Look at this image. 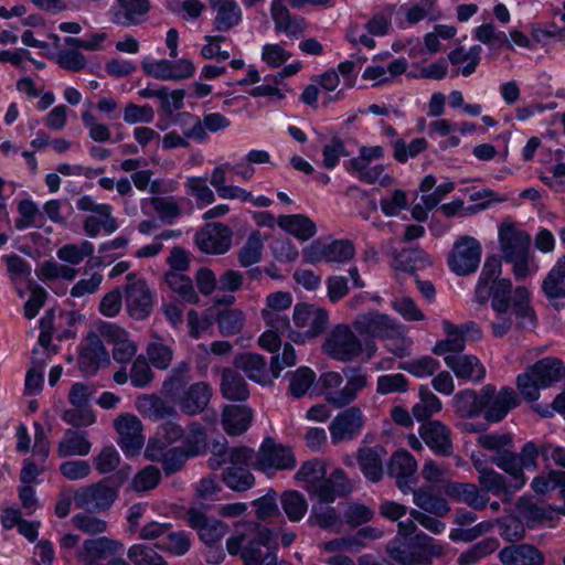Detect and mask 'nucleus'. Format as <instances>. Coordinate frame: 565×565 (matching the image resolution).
<instances>
[{"instance_id":"obj_1","label":"nucleus","mask_w":565,"mask_h":565,"mask_svg":"<svg viewBox=\"0 0 565 565\" xmlns=\"http://www.w3.org/2000/svg\"><path fill=\"white\" fill-rule=\"evenodd\" d=\"M322 350L331 359L347 363L360 356L372 359L377 352V344L373 340H362L352 324L340 323L328 333Z\"/></svg>"},{"instance_id":"obj_2","label":"nucleus","mask_w":565,"mask_h":565,"mask_svg":"<svg viewBox=\"0 0 565 565\" xmlns=\"http://www.w3.org/2000/svg\"><path fill=\"white\" fill-rule=\"evenodd\" d=\"M565 376L563 362L556 358H544L527 367L516 377V387L527 402L537 401L540 390L552 386Z\"/></svg>"},{"instance_id":"obj_3","label":"nucleus","mask_w":565,"mask_h":565,"mask_svg":"<svg viewBox=\"0 0 565 565\" xmlns=\"http://www.w3.org/2000/svg\"><path fill=\"white\" fill-rule=\"evenodd\" d=\"M270 536V530L262 529L255 522L238 523L234 534L226 540V548L231 555H241L246 565H257Z\"/></svg>"},{"instance_id":"obj_4","label":"nucleus","mask_w":565,"mask_h":565,"mask_svg":"<svg viewBox=\"0 0 565 565\" xmlns=\"http://www.w3.org/2000/svg\"><path fill=\"white\" fill-rule=\"evenodd\" d=\"M344 374L348 381L343 387H340L343 379L338 372H324L319 377L326 401L337 408L350 405L367 384L366 375L359 370L348 369L344 370Z\"/></svg>"},{"instance_id":"obj_5","label":"nucleus","mask_w":565,"mask_h":565,"mask_svg":"<svg viewBox=\"0 0 565 565\" xmlns=\"http://www.w3.org/2000/svg\"><path fill=\"white\" fill-rule=\"evenodd\" d=\"M518 319L516 328L524 330L534 327L535 315L530 306V292L523 287H516L513 291V307L503 312H495V319L491 322L492 334L497 338L504 337L512 328V316Z\"/></svg>"},{"instance_id":"obj_6","label":"nucleus","mask_w":565,"mask_h":565,"mask_svg":"<svg viewBox=\"0 0 565 565\" xmlns=\"http://www.w3.org/2000/svg\"><path fill=\"white\" fill-rule=\"evenodd\" d=\"M352 327L362 340H383L401 333V323L377 310L358 315L352 321Z\"/></svg>"},{"instance_id":"obj_7","label":"nucleus","mask_w":565,"mask_h":565,"mask_svg":"<svg viewBox=\"0 0 565 565\" xmlns=\"http://www.w3.org/2000/svg\"><path fill=\"white\" fill-rule=\"evenodd\" d=\"M481 254L482 247L479 241L463 235L454 243L452 250L448 255V265L455 274L467 276L478 269Z\"/></svg>"},{"instance_id":"obj_8","label":"nucleus","mask_w":565,"mask_h":565,"mask_svg":"<svg viewBox=\"0 0 565 565\" xmlns=\"http://www.w3.org/2000/svg\"><path fill=\"white\" fill-rule=\"evenodd\" d=\"M483 417L489 423L501 422L510 411L520 405V398L515 391L509 386L497 391L492 384L482 386Z\"/></svg>"},{"instance_id":"obj_9","label":"nucleus","mask_w":565,"mask_h":565,"mask_svg":"<svg viewBox=\"0 0 565 565\" xmlns=\"http://www.w3.org/2000/svg\"><path fill=\"white\" fill-rule=\"evenodd\" d=\"M117 497L118 490L105 479L78 488L74 492V503L77 509L100 512L108 510Z\"/></svg>"},{"instance_id":"obj_10","label":"nucleus","mask_w":565,"mask_h":565,"mask_svg":"<svg viewBox=\"0 0 565 565\" xmlns=\"http://www.w3.org/2000/svg\"><path fill=\"white\" fill-rule=\"evenodd\" d=\"M355 255V247L349 239H335L331 243L315 241L303 249V257L310 264L347 263Z\"/></svg>"},{"instance_id":"obj_11","label":"nucleus","mask_w":565,"mask_h":565,"mask_svg":"<svg viewBox=\"0 0 565 565\" xmlns=\"http://www.w3.org/2000/svg\"><path fill=\"white\" fill-rule=\"evenodd\" d=\"M296 465L297 460L291 448L276 444L270 437L263 441L255 462V466L263 471L291 470Z\"/></svg>"},{"instance_id":"obj_12","label":"nucleus","mask_w":565,"mask_h":565,"mask_svg":"<svg viewBox=\"0 0 565 565\" xmlns=\"http://www.w3.org/2000/svg\"><path fill=\"white\" fill-rule=\"evenodd\" d=\"M188 525L195 530L200 540L205 544L220 542L228 532V525L223 521L210 516L198 508H190L184 515Z\"/></svg>"},{"instance_id":"obj_13","label":"nucleus","mask_w":565,"mask_h":565,"mask_svg":"<svg viewBox=\"0 0 565 565\" xmlns=\"http://www.w3.org/2000/svg\"><path fill=\"white\" fill-rule=\"evenodd\" d=\"M182 134L188 139H204L206 131L216 132L230 126V120L220 113H211L201 119L190 113H182L179 117Z\"/></svg>"},{"instance_id":"obj_14","label":"nucleus","mask_w":565,"mask_h":565,"mask_svg":"<svg viewBox=\"0 0 565 565\" xmlns=\"http://www.w3.org/2000/svg\"><path fill=\"white\" fill-rule=\"evenodd\" d=\"M114 427L118 434V445L126 455H136L143 446L142 423L132 414L125 413L117 416Z\"/></svg>"},{"instance_id":"obj_15","label":"nucleus","mask_w":565,"mask_h":565,"mask_svg":"<svg viewBox=\"0 0 565 565\" xmlns=\"http://www.w3.org/2000/svg\"><path fill=\"white\" fill-rule=\"evenodd\" d=\"M109 363V354L104 347L103 340L95 332H89L81 345L78 355L79 370L86 375H94L100 367Z\"/></svg>"},{"instance_id":"obj_16","label":"nucleus","mask_w":565,"mask_h":565,"mask_svg":"<svg viewBox=\"0 0 565 565\" xmlns=\"http://www.w3.org/2000/svg\"><path fill=\"white\" fill-rule=\"evenodd\" d=\"M125 301L130 317L143 320L152 311L153 294L143 279H138L126 285Z\"/></svg>"},{"instance_id":"obj_17","label":"nucleus","mask_w":565,"mask_h":565,"mask_svg":"<svg viewBox=\"0 0 565 565\" xmlns=\"http://www.w3.org/2000/svg\"><path fill=\"white\" fill-rule=\"evenodd\" d=\"M364 425L363 414L352 406L340 412L331 422L329 430L333 444L355 438Z\"/></svg>"},{"instance_id":"obj_18","label":"nucleus","mask_w":565,"mask_h":565,"mask_svg":"<svg viewBox=\"0 0 565 565\" xmlns=\"http://www.w3.org/2000/svg\"><path fill=\"white\" fill-rule=\"evenodd\" d=\"M416 470L417 461L406 450L394 452L387 465L388 476L395 479L397 488L403 493L411 492L416 484Z\"/></svg>"},{"instance_id":"obj_19","label":"nucleus","mask_w":565,"mask_h":565,"mask_svg":"<svg viewBox=\"0 0 565 565\" xmlns=\"http://www.w3.org/2000/svg\"><path fill=\"white\" fill-rule=\"evenodd\" d=\"M294 323L299 330L307 331L309 337L322 334L329 322L326 309L306 303H297L294 308Z\"/></svg>"},{"instance_id":"obj_20","label":"nucleus","mask_w":565,"mask_h":565,"mask_svg":"<svg viewBox=\"0 0 565 565\" xmlns=\"http://www.w3.org/2000/svg\"><path fill=\"white\" fill-rule=\"evenodd\" d=\"M143 71L161 81H182L193 76L195 66L191 60L180 58L177 61L160 60L142 65Z\"/></svg>"},{"instance_id":"obj_21","label":"nucleus","mask_w":565,"mask_h":565,"mask_svg":"<svg viewBox=\"0 0 565 565\" xmlns=\"http://www.w3.org/2000/svg\"><path fill=\"white\" fill-rule=\"evenodd\" d=\"M419 435L437 456L449 457L454 452L450 429L440 420H428L420 425Z\"/></svg>"},{"instance_id":"obj_22","label":"nucleus","mask_w":565,"mask_h":565,"mask_svg":"<svg viewBox=\"0 0 565 565\" xmlns=\"http://www.w3.org/2000/svg\"><path fill=\"white\" fill-rule=\"evenodd\" d=\"M158 444H148L145 449V457L152 462H161L166 476H171L180 471L186 460L191 458L183 447H172L170 449L160 448Z\"/></svg>"},{"instance_id":"obj_23","label":"nucleus","mask_w":565,"mask_h":565,"mask_svg":"<svg viewBox=\"0 0 565 565\" xmlns=\"http://www.w3.org/2000/svg\"><path fill=\"white\" fill-rule=\"evenodd\" d=\"M213 390L207 382L191 385L174 402L183 414L194 416L205 411L210 404Z\"/></svg>"},{"instance_id":"obj_24","label":"nucleus","mask_w":565,"mask_h":565,"mask_svg":"<svg viewBox=\"0 0 565 565\" xmlns=\"http://www.w3.org/2000/svg\"><path fill=\"white\" fill-rule=\"evenodd\" d=\"M149 0H116L113 7V22L122 26L140 25L148 19Z\"/></svg>"},{"instance_id":"obj_25","label":"nucleus","mask_w":565,"mask_h":565,"mask_svg":"<svg viewBox=\"0 0 565 565\" xmlns=\"http://www.w3.org/2000/svg\"><path fill=\"white\" fill-rule=\"evenodd\" d=\"M499 243L503 259H513L530 254L531 237L511 224H502L499 230Z\"/></svg>"},{"instance_id":"obj_26","label":"nucleus","mask_w":565,"mask_h":565,"mask_svg":"<svg viewBox=\"0 0 565 565\" xmlns=\"http://www.w3.org/2000/svg\"><path fill=\"white\" fill-rule=\"evenodd\" d=\"M214 13L213 29L216 32H230L241 24L243 11L236 0H209Z\"/></svg>"},{"instance_id":"obj_27","label":"nucleus","mask_w":565,"mask_h":565,"mask_svg":"<svg viewBox=\"0 0 565 565\" xmlns=\"http://www.w3.org/2000/svg\"><path fill=\"white\" fill-rule=\"evenodd\" d=\"M195 242L198 247L207 254H224L230 249L232 235L230 228L215 223L206 230L196 234Z\"/></svg>"},{"instance_id":"obj_28","label":"nucleus","mask_w":565,"mask_h":565,"mask_svg":"<svg viewBox=\"0 0 565 565\" xmlns=\"http://www.w3.org/2000/svg\"><path fill=\"white\" fill-rule=\"evenodd\" d=\"M270 15L275 23V30L285 33L288 38L298 39L306 31L305 19L292 15L285 0H273Z\"/></svg>"},{"instance_id":"obj_29","label":"nucleus","mask_w":565,"mask_h":565,"mask_svg":"<svg viewBox=\"0 0 565 565\" xmlns=\"http://www.w3.org/2000/svg\"><path fill=\"white\" fill-rule=\"evenodd\" d=\"M106 341L113 345V358L116 362L126 364L132 360L138 345L129 338L128 332L116 326L107 324L103 329Z\"/></svg>"},{"instance_id":"obj_30","label":"nucleus","mask_w":565,"mask_h":565,"mask_svg":"<svg viewBox=\"0 0 565 565\" xmlns=\"http://www.w3.org/2000/svg\"><path fill=\"white\" fill-rule=\"evenodd\" d=\"M445 492L454 501L463 503L475 511L483 510L490 501L481 488L469 482H450L446 486Z\"/></svg>"},{"instance_id":"obj_31","label":"nucleus","mask_w":565,"mask_h":565,"mask_svg":"<svg viewBox=\"0 0 565 565\" xmlns=\"http://www.w3.org/2000/svg\"><path fill=\"white\" fill-rule=\"evenodd\" d=\"M445 363L457 379L478 383L486 377V367L476 355L449 354Z\"/></svg>"},{"instance_id":"obj_32","label":"nucleus","mask_w":565,"mask_h":565,"mask_svg":"<svg viewBox=\"0 0 565 565\" xmlns=\"http://www.w3.org/2000/svg\"><path fill=\"white\" fill-rule=\"evenodd\" d=\"M352 489L353 484L344 471L335 469L329 477L324 476L311 493L317 495L321 502H333L338 497L351 493Z\"/></svg>"},{"instance_id":"obj_33","label":"nucleus","mask_w":565,"mask_h":565,"mask_svg":"<svg viewBox=\"0 0 565 565\" xmlns=\"http://www.w3.org/2000/svg\"><path fill=\"white\" fill-rule=\"evenodd\" d=\"M498 557L503 565H543L544 554L534 545L522 543L503 547Z\"/></svg>"},{"instance_id":"obj_34","label":"nucleus","mask_w":565,"mask_h":565,"mask_svg":"<svg viewBox=\"0 0 565 565\" xmlns=\"http://www.w3.org/2000/svg\"><path fill=\"white\" fill-rule=\"evenodd\" d=\"M387 452L383 446L362 447L356 452V460L363 476L371 482H379L384 473L383 461Z\"/></svg>"},{"instance_id":"obj_35","label":"nucleus","mask_w":565,"mask_h":565,"mask_svg":"<svg viewBox=\"0 0 565 565\" xmlns=\"http://www.w3.org/2000/svg\"><path fill=\"white\" fill-rule=\"evenodd\" d=\"M191 379V363L189 361L178 362L166 375L161 385V394L175 402L189 387Z\"/></svg>"},{"instance_id":"obj_36","label":"nucleus","mask_w":565,"mask_h":565,"mask_svg":"<svg viewBox=\"0 0 565 565\" xmlns=\"http://www.w3.org/2000/svg\"><path fill=\"white\" fill-rule=\"evenodd\" d=\"M233 364L237 370L243 371L249 380L260 385L270 383L267 363L263 355L250 352L239 353L234 358Z\"/></svg>"},{"instance_id":"obj_37","label":"nucleus","mask_w":565,"mask_h":565,"mask_svg":"<svg viewBox=\"0 0 565 565\" xmlns=\"http://www.w3.org/2000/svg\"><path fill=\"white\" fill-rule=\"evenodd\" d=\"M220 391L228 401L243 402L249 396V387L238 370L224 367L221 370Z\"/></svg>"},{"instance_id":"obj_38","label":"nucleus","mask_w":565,"mask_h":565,"mask_svg":"<svg viewBox=\"0 0 565 565\" xmlns=\"http://www.w3.org/2000/svg\"><path fill=\"white\" fill-rule=\"evenodd\" d=\"M136 407L143 416L159 420L166 417H175V407L156 394H143L136 399Z\"/></svg>"},{"instance_id":"obj_39","label":"nucleus","mask_w":565,"mask_h":565,"mask_svg":"<svg viewBox=\"0 0 565 565\" xmlns=\"http://www.w3.org/2000/svg\"><path fill=\"white\" fill-rule=\"evenodd\" d=\"M92 450V443L87 438L86 431L67 429L60 440L56 452L61 458L73 456L84 457Z\"/></svg>"},{"instance_id":"obj_40","label":"nucleus","mask_w":565,"mask_h":565,"mask_svg":"<svg viewBox=\"0 0 565 565\" xmlns=\"http://www.w3.org/2000/svg\"><path fill=\"white\" fill-rule=\"evenodd\" d=\"M253 418L250 408L241 405H227L222 414V425L228 435H241L247 430Z\"/></svg>"},{"instance_id":"obj_41","label":"nucleus","mask_w":565,"mask_h":565,"mask_svg":"<svg viewBox=\"0 0 565 565\" xmlns=\"http://www.w3.org/2000/svg\"><path fill=\"white\" fill-rule=\"evenodd\" d=\"M277 224L300 241H308L317 233L316 224L305 214L280 215Z\"/></svg>"},{"instance_id":"obj_42","label":"nucleus","mask_w":565,"mask_h":565,"mask_svg":"<svg viewBox=\"0 0 565 565\" xmlns=\"http://www.w3.org/2000/svg\"><path fill=\"white\" fill-rule=\"evenodd\" d=\"M414 503L423 511L434 514L437 518H444L450 512V507L447 500L436 494L428 487H422L417 490H412Z\"/></svg>"},{"instance_id":"obj_43","label":"nucleus","mask_w":565,"mask_h":565,"mask_svg":"<svg viewBox=\"0 0 565 565\" xmlns=\"http://www.w3.org/2000/svg\"><path fill=\"white\" fill-rule=\"evenodd\" d=\"M519 455L514 451L503 450L492 457L491 461L507 475L512 483V490H520L526 482V478L520 466Z\"/></svg>"},{"instance_id":"obj_44","label":"nucleus","mask_w":565,"mask_h":565,"mask_svg":"<svg viewBox=\"0 0 565 565\" xmlns=\"http://www.w3.org/2000/svg\"><path fill=\"white\" fill-rule=\"evenodd\" d=\"M456 413L463 418H475L479 416L484 408L482 398V388L479 393L475 390H463L454 397Z\"/></svg>"},{"instance_id":"obj_45","label":"nucleus","mask_w":565,"mask_h":565,"mask_svg":"<svg viewBox=\"0 0 565 565\" xmlns=\"http://www.w3.org/2000/svg\"><path fill=\"white\" fill-rule=\"evenodd\" d=\"M146 359L157 370L166 371L172 364L174 351L158 334L152 335V340L147 344Z\"/></svg>"},{"instance_id":"obj_46","label":"nucleus","mask_w":565,"mask_h":565,"mask_svg":"<svg viewBox=\"0 0 565 565\" xmlns=\"http://www.w3.org/2000/svg\"><path fill=\"white\" fill-rule=\"evenodd\" d=\"M542 291L551 300L565 297V256L557 259L543 279Z\"/></svg>"},{"instance_id":"obj_47","label":"nucleus","mask_w":565,"mask_h":565,"mask_svg":"<svg viewBox=\"0 0 565 565\" xmlns=\"http://www.w3.org/2000/svg\"><path fill=\"white\" fill-rule=\"evenodd\" d=\"M481 52L482 49L480 45H473L469 50H465L462 46L452 50L448 54L449 62L452 65L465 64L462 67L457 68L455 74H461L465 77L473 74L479 65Z\"/></svg>"},{"instance_id":"obj_48","label":"nucleus","mask_w":565,"mask_h":565,"mask_svg":"<svg viewBox=\"0 0 565 565\" xmlns=\"http://www.w3.org/2000/svg\"><path fill=\"white\" fill-rule=\"evenodd\" d=\"M443 328L446 333V339L436 343L433 352L437 355H443L447 352L460 354L466 347V339L463 337V329L450 321H444Z\"/></svg>"},{"instance_id":"obj_49","label":"nucleus","mask_w":565,"mask_h":565,"mask_svg":"<svg viewBox=\"0 0 565 565\" xmlns=\"http://www.w3.org/2000/svg\"><path fill=\"white\" fill-rule=\"evenodd\" d=\"M431 263L430 257L423 249L409 248L399 252L393 262V267L396 270L406 273H414L417 269L425 267Z\"/></svg>"},{"instance_id":"obj_50","label":"nucleus","mask_w":565,"mask_h":565,"mask_svg":"<svg viewBox=\"0 0 565 565\" xmlns=\"http://www.w3.org/2000/svg\"><path fill=\"white\" fill-rule=\"evenodd\" d=\"M280 504L290 522H299L308 511L306 497L297 490L284 491L280 495Z\"/></svg>"},{"instance_id":"obj_51","label":"nucleus","mask_w":565,"mask_h":565,"mask_svg":"<svg viewBox=\"0 0 565 565\" xmlns=\"http://www.w3.org/2000/svg\"><path fill=\"white\" fill-rule=\"evenodd\" d=\"M443 408L441 401L427 387H419V402L413 406V415L418 422H428Z\"/></svg>"},{"instance_id":"obj_52","label":"nucleus","mask_w":565,"mask_h":565,"mask_svg":"<svg viewBox=\"0 0 565 565\" xmlns=\"http://www.w3.org/2000/svg\"><path fill=\"white\" fill-rule=\"evenodd\" d=\"M478 482L487 494L490 492L494 495H503L504 500H508L516 491L512 490V483H508L504 476L492 468L478 476Z\"/></svg>"},{"instance_id":"obj_53","label":"nucleus","mask_w":565,"mask_h":565,"mask_svg":"<svg viewBox=\"0 0 565 565\" xmlns=\"http://www.w3.org/2000/svg\"><path fill=\"white\" fill-rule=\"evenodd\" d=\"M215 321L218 332L224 337L236 335L245 324V313L241 309H224L217 312Z\"/></svg>"},{"instance_id":"obj_54","label":"nucleus","mask_w":565,"mask_h":565,"mask_svg":"<svg viewBox=\"0 0 565 565\" xmlns=\"http://www.w3.org/2000/svg\"><path fill=\"white\" fill-rule=\"evenodd\" d=\"M169 288L178 294L184 301L189 303H198L200 298L196 294L191 278L182 273L168 271L164 278Z\"/></svg>"},{"instance_id":"obj_55","label":"nucleus","mask_w":565,"mask_h":565,"mask_svg":"<svg viewBox=\"0 0 565 565\" xmlns=\"http://www.w3.org/2000/svg\"><path fill=\"white\" fill-rule=\"evenodd\" d=\"M328 502H319L312 505L309 523L316 524L323 530L335 529L340 531V516L333 507L327 505Z\"/></svg>"},{"instance_id":"obj_56","label":"nucleus","mask_w":565,"mask_h":565,"mask_svg":"<svg viewBox=\"0 0 565 565\" xmlns=\"http://www.w3.org/2000/svg\"><path fill=\"white\" fill-rule=\"evenodd\" d=\"M327 476V468L323 461L313 459L301 465L295 475V479L306 483V490L311 493L320 480Z\"/></svg>"},{"instance_id":"obj_57","label":"nucleus","mask_w":565,"mask_h":565,"mask_svg":"<svg viewBox=\"0 0 565 565\" xmlns=\"http://www.w3.org/2000/svg\"><path fill=\"white\" fill-rule=\"evenodd\" d=\"M83 548L87 557L94 559L105 558L115 555L122 550V544L106 536L86 540L83 543Z\"/></svg>"},{"instance_id":"obj_58","label":"nucleus","mask_w":565,"mask_h":565,"mask_svg":"<svg viewBox=\"0 0 565 565\" xmlns=\"http://www.w3.org/2000/svg\"><path fill=\"white\" fill-rule=\"evenodd\" d=\"M531 487L535 493H546L559 488V497L565 502V472L551 470L546 475H540L532 480Z\"/></svg>"},{"instance_id":"obj_59","label":"nucleus","mask_w":565,"mask_h":565,"mask_svg":"<svg viewBox=\"0 0 565 565\" xmlns=\"http://www.w3.org/2000/svg\"><path fill=\"white\" fill-rule=\"evenodd\" d=\"M499 541L495 537H487L473 544L458 557L459 565H472L481 558L492 554L499 548Z\"/></svg>"},{"instance_id":"obj_60","label":"nucleus","mask_w":565,"mask_h":565,"mask_svg":"<svg viewBox=\"0 0 565 565\" xmlns=\"http://www.w3.org/2000/svg\"><path fill=\"white\" fill-rule=\"evenodd\" d=\"M491 292V307L494 312H503L505 309H512V284L509 279L501 278L493 281Z\"/></svg>"},{"instance_id":"obj_61","label":"nucleus","mask_w":565,"mask_h":565,"mask_svg":"<svg viewBox=\"0 0 565 565\" xmlns=\"http://www.w3.org/2000/svg\"><path fill=\"white\" fill-rule=\"evenodd\" d=\"M20 217L15 220L18 230H25L31 226L41 227L43 225L42 213L35 202L29 199L21 200L18 204Z\"/></svg>"},{"instance_id":"obj_62","label":"nucleus","mask_w":565,"mask_h":565,"mask_svg":"<svg viewBox=\"0 0 565 565\" xmlns=\"http://www.w3.org/2000/svg\"><path fill=\"white\" fill-rule=\"evenodd\" d=\"M113 209L108 207V215L95 214L84 220L83 230L88 237H96L103 228L106 233L111 234L118 228L117 220L111 215Z\"/></svg>"},{"instance_id":"obj_63","label":"nucleus","mask_w":565,"mask_h":565,"mask_svg":"<svg viewBox=\"0 0 565 565\" xmlns=\"http://www.w3.org/2000/svg\"><path fill=\"white\" fill-rule=\"evenodd\" d=\"M412 546L414 550L418 551L416 554L420 557V562L424 558H439L446 553L444 544L423 532L414 536Z\"/></svg>"},{"instance_id":"obj_64","label":"nucleus","mask_w":565,"mask_h":565,"mask_svg":"<svg viewBox=\"0 0 565 565\" xmlns=\"http://www.w3.org/2000/svg\"><path fill=\"white\" fill-rule=\"evenodd\" d=\"M127 555L135 565H169L156 550L143 544L132 545Z\"/></svg>"}]
</instances>
